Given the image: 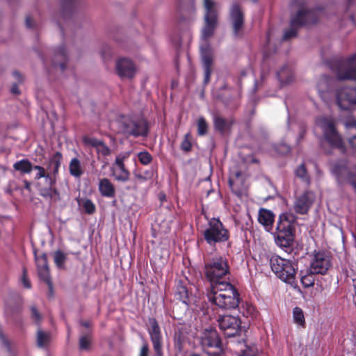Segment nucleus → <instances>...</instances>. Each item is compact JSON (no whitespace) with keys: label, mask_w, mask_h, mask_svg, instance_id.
I'll use <instances>...</instances> for the list:
<instances>
[{"label":"nucleus","mask_w":356,"mask_h":356,"mask_svg":"<svg viewBox=\"0 0 356 356\" xmlns=\"http://www.w3.org/2000/svg\"><path fill=\"white\" fill-rule=\"evenodd\" d=\"M82 325L86 327H89L90 325V323L89 321H86L82 323Z\"/></svg>","instance_id":"nucleus-62"},{"label":"nucleus","mask_w":356,"mask_h":356,"mask_svg":"<svg viewBox=\"0 0 356 356\" xmlns=\"http://www.w3.org/2000/svg\"><path fill=\"white\" fill-rule=\"evenodd\" d=\"M67 260V254L58 250L54 252V261L57 268L65 269V263Z\"/></svg>","instance_id":"nucleus-36"},{"label":"nucleus","mask_w":356,"mask_h":356,"mask_svg":"<svg viewBox=\"0 0 356 356\" xmlns=\"http://www.w3.org/2000/svg\"><path fill=\"white\" fill-rule=\"evenodd\" d=\"M202 58L204 65V70L212 69L213 58L209 47L202 48Z\"/></svg>","instance_id":"nucleus-33"},{"label":"nucleus","mask_w":356,"mask_h":356,"mask_svg":"<svg viewBox=\"0 0 356 356\" xmlns=\"http://www.w3.org/2000/svg\"><path fill=\"white\" fill-rule=\"evenodd\" d=\"M98 189L103 197L112 198L115 195V186L108 178H103L99 180Z\"/></svg>","instance_id":"nucleus-24"},{"label":"nucleus","mask_w":356,"mask_h":356,"mask_svg":"<svg viewBox=\"0 0 356 356\" xmlns=\"http://www.w3.org/2000/svg\"><path fill=\"white\" fill-rule=\"evenodd\" d=\"M33 252L40 279L50 276L47 254L38 255L36 250H34Z\"/></svg>","instance_id":"nucleus-19"},{"label":"nucleus","mask_w":356,"mask_h":356,"mask_svg":"<svg viewBox=\"0 0 356 356\" xmlns=\"http://www.w3.org/2000/svg\"><path fill=\"white\" fill-rule=\"evenodd\" d=\"M339 80L356 81V53L346 59H338L334 63Z\"/></svg>","instance_id":"nucleus-8"},{"label":"nucleus","mask_w":356,"mask_h":356,"mask_svg":"<svg viewBox=\"0 0 356 356\" xmlns=\"http://www.w3.org/2000/svg\"><path fill=\"white\" fill-rule=\"evenodd\" d=\"M76 0H61L62 15L65 18L66 15H71L75 8Z\"/></svg>","instance_id":"nucleus-34"},{"label":"nucleus","mask_w":356,"mask_h":356,"mask_svg":"<svg viewBox=\"0 0 356 356\" xmlns=\"http://www.w3.org/2000/svg\"><path fill=\"white\" fill-rule=\"evenodd\" d=\"M91 344V337L88 334L81 336L79 339V346L82 350H87Z\"/></svg>","instance_id":"nucleus-43"},{"label":"nucleus","mask_w":356,"mask_h":356,"mask_svg":"<svg viewBox=\"0 0 356 356\" xmlns=\"http://www.w3.org/2000/svg\"><path fill=\"white\" fill-rule=\"evenodd\" d=\"M269 263L272 271L278 279L293 288L298 286L296 275L298 268L296 261L274 254L270 257Z\"/></svg>","instance_id":"nucleus-3"},{"label":"nucleus","mask_w":356,"mask_h":356,"mask_svg":"<svg viewBox=\"0 0 356 356\" xmlns=\"http://www.w3.org/2000/svg\"><path fill=\"white\" fill-rule=\"evenodd\" d=\"M41 318V313H33L32 314V319L36 322L39 321Z\"/></svg>","instance_id":"nucleus-58"},{"label":"nucleus","mask_w":356,"mask_h":356,"mask_svg":"<svg viewBox=\"0 0 356 356\" xmlns=\"http://www.w3.org/2000/svg\"><path fill=\"white\" fill-rule=\"evenodd\" d=\"M25 24L27 28H33L34 26V21L31 16L26 17Z\"/></svg>","instance_id":"nucleus-53"},{"label":"nucleus","mask_w":356,"mask_h":356,"mask_svg":"<svg viewBox=\"0 0 356 356\" xmlns=\"http://www.w3.org/2000/svg\"><path fill=\"white\" fill-rule=\"evenodd\" d=\"M67 62V51L64 45H61L54 52L52 65L54 67H59L60 70L63 72L66 68Z\"/></svg>","instance_id":"nucleus-21"},{"label":"nucleus","mask_w":356,"mask_h":356,"mask_svg":"<svg viewBox=\"0 0 356 356\" xmlns=\"http://www.w3.org/2000/svg\"><path fill=\"white\" fill-rule=\"evenodd\" d=\"M258 221L267 232H270L273 230L275 215L271 211L261 208L259 211Z\"/></svg>","instance_id":"nucleus-20"},{"label":"nucleus","mask_w":356,"mask_h":356,"mask_svg":"<svg viewBox=\"0 0 356 356\" xmlns=\"http://www.w3.org/2000/svg\"><path fill=\"white\" fill-rule=\"evenodd\" d=\"M127 158V154L118 155L115 158L112 172L116 181L126 182L129 179L130 172L124 165V161Z\"/></svg>","instance_id":"nucleus-16"},{"label":"nucleus","mask_w":356,"mask_h":356,"mask_svg":"<svg viewBox=\"0 0 356 356\" xmlns=\"http://www.w3.org/2000/svg\"><path fill=\"white\" fill-rule=\"evenodd\" d=\"M205 8V24L202 30V38L207 40L213 35L217 25L218 14L215 8L216 3L213 0H204Z\"/></svg>","instance_id":"nucleus-10"},{"label":"nucleus","mask_w":356,"mask_h":356,"mask_svg":"<svg viewBox=\"0 0 356 356\" xmlns=\"http://www.w3.org/2000/svg\"><path fill=\"white\" fill-rule=\"evenodd\" d=\"M48 183V187L41 188L39 191L40 195L47 200L52 202H57L60 200V194L56 188L55 184L56 182L51 184L50 181Z\"/></svg>","instance_id":"nucleus-22"},{"label":"nucleus","mask_w":356,"mask_h":356,"mask_svg":"<svg viewBox=\"0 0 356 356\" xmlns=\"http://www.w3.org/2000/svg\"><path fill=\"white\" fill-rule=\"evenodd\" d=\"M50 336L41 330L38 331L37 343L39 347H44L49 342Z\"/></svg>","instance_id":"nucleus-38"},{"label":"nucleus","mask_w":356,"mask_h":356,"mask_svg":"<svg viewBox=\"0 0 356 356\" xmlns=\"http://www.w3.org/2000/svg\"><path fill=\"white\" fill-rule=\"evenodd\" d=\"M149 333L151 339L161 338L160 328L156 321L154 318H150L149 321Z\"/></svg>","instance_id":"nucleus-37"},{"label":"nucleus","mask_w":356,"mask_h":356,"mask_svg":"<svg viewBox=\"0 0 356 356\" xmlns=\"http://www.w3.org/2000/svg\"><path fill=\"white\" fill-rule=\"evenodd\" d=\"M201 343L204 347L220 348L221 341L217 331L212 327L205 329L201 336Z\"/></svg>","instance_id":"nucleus-18"},{"label":"nucleus","mask_w":356,"mask_h":356,"mask_svg":"<svg viewBox=\"0 0 356 356\" xmlns=\"http://www.w3.org/2000/svg\"><path fill=\"white\" fill-rule=\"evenodd\" d=\"M293 312H302V310L300 308H299V307H296L293 309Z\"/></svg>","instance_id":"nucleus-63"},{"label":"nucleus","mask_w":356,"mask_h":356,"mask_svg":"<svg viewBox=\"0 0 356 356\" xmlns=\"http://www.w3.org/2000/svg\"><path fill=\"white\" fill-rule=\"evenodd\" d=\"M242 177V172L238 170H232L230 172L229 179H228V184L229 186L235 194L239 195L241 194V191L239 190V188L238 187V184H243V179Z\"/></svg>","instance_id":"nucleus-25"},{"label":"nucleus","mask_w":356,"mask_h":356,"mask_svg":"<svg viewBox=\"0 0 356 356\" xmlns=\"http://www.w3.org/2000/svg\"><path fill=\"white\" fill-rule=\"evenodd\" d=\"M204 83L205 84H207L210 81L212 69H205V70H204Z\"/></svg>","instance_id":"nucleus-52"},{"label":"nucleus","mask_w":356,"mask_h":356,"mask_svg":"<svg viewBox=\"0 0 356 356\" xmlns=\"http://www.w3.org/2000/svg\"><path fill=\"white\" fill-rule=\"evenodd\" d=\"M240 356H259L258 351L253 348H248L243 350Z\"/></svg>","instance_id":"nucleus-50"},{"label":"nucleus","mask_w":356,"mask_h":356,"mask_svg":"<svg viewBox=\"0 0 356 356\" xmlns=\"http://www.w3.org/2000/svg\"><path fill=\"white\" fill-rule=\"evenodd\" d=\"M175 296L183 304L188 305L189 304V293L187 287L179 281L177 284Z\"/></svg>","instance_id":"nucleus-29"},{"label":"nucleus","mask_w":356,"mask_h":356,"mask_svg":"<svg viewBox=\"0 0 356 356\" xmlns=\"http://www.w3.org/2000/svg\"><path fill=\"white\" fill-rule=\"evenodd\" d=\"M191 136L190 133L185 134L183 140L181 143L180 148L184 152H188L191 150L192 143L191 141Z\"/></svg>","instance_id":"nucleus-41"},{"label":"nucleus","mask_w":356,"mask_h":356,"mask_svg":"<svg viewBox=\"0 0 356 356\" xmlns=\"http://www.w3.org/2000/svg\"><path fill=\"white\" fill-rule=\"evenodd\" d=\"M208 132V124L203 117L199 118L197 120V134L199 136H204Z\"/></svg>","instance_id":"nucleus-39"},{"label":"nucleus","mask_w":356,"mask_h":356,"mask_svg":"<svg viewBox=\"0 0 356 356\" xmlns=\"http://www.w3.org/2000/svg\"><path fill=\"white\" fill-rule=\"evenodd\" d=\"M33 169L38 170V173L35 177V179L44 178L46 181H50L51 184L56 182V179L54 177H51V174L47 172L43 167L40 165H33Z\"/></svg>","instance_id":"nucleus-35"},{"label":"nucleus","mask_w":356,"mask_h":356,"mask_svg":"<svg viewBox=\"0 0 356 356\" xmlns=\"http://www.w3.org/2000/svg\"><path fill=\"white\" fill-rule=\"evenodd\" d=\"M140 163L144 165L149 164L152 161V156L147 151L140 152L138 154Z\"/></svg>","instance_id":"nucleus-40"},{"label":"nucleus","mask_w":356,"mask_h":356,"mask_svg":"<svg viewBox=\"0 0 356 356\" xmlns=\"http://www.w3.org/2000/svg\"><path fill=\"white\" fill-rule=\"evenodd\" d=\"M294 322L299 325L304 326L305 325V316L304 313H293Z\"/></svg>","instance_id":"nucleus-47"},{"label":"nucleus","mask_w":356,"mask_h":356,"mask_svg":"<svg viewBox=\"0 0 356 356\" xmlns=\"http://www.w3.org/2000/svg\"><path fill=\"white\" fill-rule=\"evenodd\" d=\"M277 76L282 85L289 83L293 78L291 68L288 65H284L277 72Z\"/></svg>","instance_id":"nucleus-27"},{"label":"nucleus","mask_w":356,"mask_h":356,"mask_svg":"<svg viewBox=\"0 0 356 356\" xmlns=\"http://www.w3.org/2000/svg\"><path fill=\"white\" fill-rule=\"evenodd\" d=\"M97 151L103 156H108L111 153L109 147L103 141L102 144L99 145V147H97Z\"/></svg>","instance_id":"nucleus-48"},{"label":"nucleus","mask_w":356,"mask_h":356,"mask_svg":"<svg viewBox=\"0 0 356 356\" xmlns=\"http://www.w3.org/2000/svg\"><path fill=\"white\" fill-rule=\"evenodd\" d=\"M336 101L341 110H351L356 106V88L343 87L338 89Z\"/></svg>","instance_id":"nucleus-13"},{"label":"nucleus","mask_w":356,"mask_h":356,"mask_svg":"<svg viewBox=\"0 0 356 356\" xmlns=\"http://www.w3.org/2000/svg\"><path fill=\"white\" fill-rule=\"evenodd\" d=\"M230 20L233 29V34L236 38L241 36V31L244 26V15L238 3H234L230 9Z\"/></svg>","instance_id":"nucleus-15"},{"label":"nucleus","mask_w":356,"mask_h":356,"mask_svg":"<svg viewBox=\"0 0 356 356\" xmlns=\"http://www.w3.org/2000/svg\"><path fill=\"white\" fill-rule=\"evenodd\" d=\"M115 69L117 74L121 78H133L135 75L136 67L134 63L124 58L118 60Z\"/></svg>","instance_id":"nucleus-17"},{"label":"nucleus","mask_w":356,"mask_h":356,"mask_svg":"<svg viewBox=\"0 0 356 356\" xmlns=\"http://www.w3.org/2000/svg\"><path fill=\"white\" fill-rule=\"evenodd\" d=\"M218 322L220 328L227 337L237 335L242 328L241 321L238 316L229 314H223L218 317Z\"/></svg>","instance_id":"nucleus-12"},{"label":"nucleus","mask_w":356,"mask_h":356,"mask_svg":"<svg viewBox=\"0 0 356 356\" xmlns=\"http://www.w3.org/2000/svg\"><path fill=\"white\" fill-rule=\"evenodd\" d=\"M296 175L300 178L302 181L309 182V178L305 164H301L296 170Z\"/></svg>","instance_id":"nucleus-42"},{"label":"nucleus","mask_w":356,"mask_h":356,"mask_svg":"<svg viewBox=\"0 0 356 356\" xmlns=\"http://www.w3.org/2000/svg\"><path fill=\"white\" fill-rule=\"evenodd\" d=\"M289 218L286 213L280 215L274 233L276 244L286 252L291 251L294 242V228Z\"/></svg>","instance_id":"nucleus-4"},{"label":"nucleus","mask_w":356,"mask_h":356,"mask_svg":"<svg viewBox=\"0 0 356 356\" xmlns=\"http://www.w3.org/2000/svg\"><path fill=\"white\" fill-rule=\"evenodd\" d=\"M318 16L315 10L310 9H300L296 15L291 17L290 27L284 31L283 40H288L297 35L300 28L313 25L317 23Z\"/></svg>","instance_id":"nucleus-5"},{"label":"nucleus","mask_w":356,"mask_h":356,"mask_svg":"<svg viewBox=\"0 0 356 356\" xmlns=\"http://www.w3.org/2000/svg\"><path fill=\"white\" fill-rule=\"evenodd\" d=\"M148 351H149L148 346H147V344L145 343L141 348L139 356H148Z\"/></svg>","instance_id":"nucleus-55"},{"label":"nucleus","mask_w":356,"mask_h":356,"mask_svg":"<svg viewBox=\"0 0 356 356\" xmlns=\"http://www.w3.org/2000/svg\"><path fill=\"white\" fill-rule=\"evenodd\" d=\"M63 161V155L60 152H55L49 159L47 170L51 175V177H54L56 179L58 175L59 168L60 167Z\"/></svg>","instance_id":"nucleus-23"},{"label":"nucleus","mask_w":356,"mask_h":356,"mask_svg":"<svg viewBox=\"0 0 356 356\" xmlns=\"http://www.w3.org/2000/svg\"><path fill=\"white\" fill-rule=\"evenodd\" d=\"M13 168L22 174H29L33 170V164L28 159H22L14 163Z\"/></svg>","instance_id":"nucleus-30"},{"label":"nucleus","mask_w":356,"mask_h":356,"mask_svg":"<svg viewBox=\"0 0 356 356\" xmlns=\"http://www.w3.org/2000/svg\"><path fill=\"white\" fill-rule=\"evenodd\" d=\"M83 142L85 145H90L93 147H99V145L102 144V140H99L94 137L84 136L83 138Z\"/></svg>","instance_id":"nucleus-44"},{"label":"nucleus","mask_w":356,"mask_h":356,"mask_svg":"<svg viewBox=\"0 0 356 356\" xmlns=\"http://www.w3.org/2000/svg\"><path fill=\"white\" fill-rule=\"evenodd\" d=\"M204 240L210 246L225 243L229 238V230L218 218H212L208 221L207 228L203 231Z\"/></svg>","instance_id":"nucleus-6"},{"label":"nucleus","mask_w":356,"mask_h":356,"mask_svg":"<svg viewBox=\"0 0 356 356\" xmlns=\"http://www.w3.org/2000/svg\"><path fill=\"white\" fill-rule=\"evenodd\" d=\"M135 177L140 181H147L149 179V176H144L142 174H135Z\"/></svg>","instance_id":"nucleus-57"},{"label":"nucleus","mask_w":356,"mask_h":356,"mask_svg":"<svg viewBox=\"0 0 356 356\" xmlns=\"http://www.w3.org/2000/svg\"><path fill=\"white\" fill-rule=\"evenodd\" d=\"M24 188L29 191H31V183L30 181H29L28 180H24Z\"/></svg>","instance_id":"nucleus-59"},{"label":"nucleus","mask_w":356,"mask_h":356,"mask_svg":"<svg viewBox=\"0 0 356 356\" xmlns=\"http://www.w3.org/2000/svg\"><path fill=\"white\" fill-rule=\"evenodd\" d=\"M322 80H323V81H326V82H327V81H328V80H329V77H328V76H322Z\"/></svg>","instance_id":"nucleus-64"},{"label":"nucleus","mask_w":356,"mask_h":356,"mask_svg":"<svg viewBox=\"0 0 356 356\" xmlns=\"http://www.w3.org/2000/svg\"><path fill=\"white\" fill-rule=\"evenodd\" d=\"M234 124V120H227L222 117L216 115L213 118V126L215 129L223 134L226 131H229Z\"/></svg>","instance_id":"nucleus-26"},{"label":"nucleus","mask_w":356,"mask_h":356,"mask_svg":"<svg viewBox=\"0 0 356 356\" xmlns=\"http://www.w3.org/2000/svg\"><path fill=\"white\" fill-rule=\"evenodd\" d=\"M204 277L211 284V289H216L218 284L229 282L230 267L227 258L215 256L204 260Z\"/></svg>","instance_id":"nucleus-1"},{"label":"nucleus","mask_w":356,"mask_h":356,"mask_svg":"<svg viewBox=\"0 0 356 356\" xmlns=\"http://www.w3.org/2000/svg\"><path fill=\"white\" fill-rule=\"evenodd\" d=\"M351 134H352V136L348 139V143H349V145L353 149H356V133L355 134L352 133Z\"/></svg>","instance_id":"nucleus-51"},{"label":"nucleus","mask_w":356,"mask_h":356,"mask_svg":"<svg viewBox=\"0 0 356 356\" xmlns=\"http://www.w3.org/2000/svg\"><path fill=\"white\" fill-rule=\"evenodd\" d=\"M79 206L82 207L86 214L92 215L96 211L95 204L88 198L77 199Z\"/></svg>","instance_id":"nucleus-32"},{"label":"nucleus","mask_w":356,"mask_h":356,"mask_svg":"<svg viewBox=\"0 0 356 356\" xmlns=\"http://www.w3.org/2000/svg\"><path fill=\"white\" fill-rule=\"evenodd\" d=\"M317 275L313 273L311 268L306 269L305 270H300L299 273L300 282L305 288H309L314 284V275Z\"/></svg>","instance_id":"nucleus-28"},{"label":"nucleus","mask_w":356,"mask_h":356,"mask_svg":"<svg viewBox=\"0 0 356 356\" xmlns=\"http://www.w3.org/2000/svg\"><path fill=\"white\" fill-rule=\"evenodd\" d=\"M332 266V256L325 250H314L309 268L313 273L325 275Z\"/></svg>","instance_id":"nucleus-11"},{"label":"nucleus","mask_w":356,"mask_h":356,"mask_svg":"<svg viewBox=\"0 0 356 356\" xmlns=\"http://www.w3.org/2000/svg\"><path fill=\"white\" fill-rule=\"evenodd\" d=\"M22 282L24 288L31 289V283L27 277V270L26 268H23V274L22 277Z\"/></svg>","instance_id":"nucleus-46"},{"label":"nucleus","mask_w":356,"mask_h":356,"mask_svg":"<svg viewBox=\"0 0 356 356\" xmlns=\"http://www.w3.org/2000/svg\"><path fill=\"white\" fill-rule=\"evenodd\" d=\"M10 92L14 95H19L20 91L18 88V84L16 83H13L10 88Z\"/></svg>","instance_id":"nucleus-56"},{"label":"nucleus","mask_w":356,"mask_h":356,"mask_svg":"<svg viewBox=\"0 0 356 356\" xmlns=\"http://www.w3.org/2000/svg\"><path fill=\"white\" fill-rule=\"evenodd\" d=\"M70 173L74 177H80L83 172L81 166V162L77 158H73L69 165Z\"/></svg>","instance_id":"nucleus-31"},{"label":"nucleus","mask_w":356,"mask_h":356,"mask_svg":"<svg viewBox=\"0 0 356 356\" xmlns=\"http://www.w3.org/2000/svg\"><path fill=\"white\" fill-rule=\"evenodd\" d=\"M319 124L323 129V136L330 147L345 153L346 147L343 138L337 131L334 120L322 118L319 120Z\"/></svg>","instance_id":"nucleus-7"},{"label":"nucleus","mask_w":356,"mask_h":356,"mask_svg":"<svg viewBox=\"0 0 356 356\" xmlns=\"http://www.w3.org/2000/svg\"><path fill=\"white\" fill-rule=\"evenodd\" d=\"M354 288H355V296L353 298V301H354L355 305H356V280L355 281Z\"/></svg>","instance_id":"nucleus-61"},{"label":"nucleus","mask_w":356,"mask_h":356,"mask_svg":"<svg viewBox=\"0 0 356 356\" xmlns=\"http://www.w3.org/2000/svg\"><path fill=\"white\" fill-rule=\"evenodd\" d=\"M40 280H42L44 282H45L47 284L48 288H49V296L50 297L53 296V295H54V287H53L52 281L51 280V277L48 276V277H44V278H41Z\"/></svg>","instance_id":"nucleus-49"},{"label":"nucleus","mask_w":356,"mask_h":356,"mask_svg":"<svg viewBox=\"0 0 356 356\" xmlns=\"http://www.w3.org/2000/svg\"><path fill=\"white\" fill-rule=\"evenodd\" d=\"M207 296L212 304L222 309H235L239 303L238 292L230 282L218 284V286L210 290Z\"/></svg>","instance_id":"nucleus-2"},{"label":"nucleus","mask_w":356,"mask_h":356,"mask_svg":"<svg viewBox=\"0 0 356 356\" xmlns=\"http://www.w3.org/2000/svg\"><path fill=\"white\" fill-rule=\"evenodd\" d=\"M13 75L17 80L18 83H22L24 81V77L19 72L14 71Z\"/></svg>","instance_id":"nucleus-54"},{"label":"nucleus","mask_w":356,"mask_h":356,"mask_svg":"<svg viewBox=\"0 0 356 356\" xmlns=\"http://www.w3.org/2000/svg\"><path fill=\"white\" fill-rule=\"evenodd\" d=\"M151 340L153 343L154 349L156 352V356H162L161 343V338H157L156 339H152Z\"/></svg>","instance_id":"nucleus-45"},{"label":"nucleus","mask_w":356,"mask_h":356,"mask_svg":"<svg viewBox=\"0 0 356 356\" xmlns=\"http://www.w3.org/2000/svg\"><path fill=\"white\" fill-rule=\"evenodd\" d=\"M314 201V195L313 193L306 191L296 197L293 203V210L298 214L305 215L309 211Z\"/></svg>","instance_id":"nucleus-14"},{"label":"nucleus","mask_w":356,"mask_h":356,"mask_svg":"<svg viewBox=\"0 0 356 356\" xmlns=\"http://www.w3.org/2000/svg\"><path fill=\"white\" fill-rule=\"evenodd\" d=\"M122 132L127 136L146 137L149 134V124L146 120L124 118L122 122Z\"/></svg>","instance_id":"nucleus-9"},{"label":"nucleus","mask_w":356,"mask_h":356,"mask_svg":"<svg viewBox=\"0 0 356 356\" xmlns=\"http://www.w3.org/2000/svg\"><path fill=\"white\" fill-rule=\"evenodd\" d=\"M144 176H149V179H152L153 177V175H154V172H153V170H146L145 172H144Z\"/></svg>","instance_id":"nucleus-60"}]
</instances>
